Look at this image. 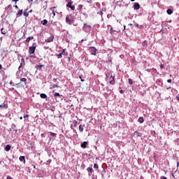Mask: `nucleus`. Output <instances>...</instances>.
Wrapping results in <instances>:
<instances>
[{"label": "nucleus", "instance_id": "15", "mask_svg": "<svg viewBox=\"0 0 179 179\" xmlns=\"http://www.w3.org/2000/svg\"><path fill=\"white\" fill-rule=\"evenodd\" d=\"M23 15L25 16V17H28L29 12H27V10H24Z\"/></svg>", "mask_w": 179, "mask_h": 179}, {"label": "nucleus", "instance_id": "58", "mask_svg": "<svg viewBox=\"0 0 179 179\" xmlns=\"http://www.w3.org/2000/svg\"><path fill=\"white\" fill-rule=\"evenodd\" d=\"M56 8H57V7H55H55H53V9H56Z\"/></svg>", "mask_w": 179, "mask_h": 179}, {"label": "nucleus", "instance_id": "57", "mask_svg": "<svg viewBox=\"0 0 179 179\" xmlns=\"http://www.w3.org/2000/svg\"><path fill=\"white\" fill-rule=\"evenodd\" d=\"M32 166H33L34 169H36V166H34V165H32Z\"/></svg>", "mask_w": 179, "mask_h": 179}, {"label": "nucleus", "instance_id": "26", "mask_svg": "<svg viewBox=\"0 0 179 179\" xmlns=\"http://www.w3.org/2000/svg\"><path fill=\"white\" fill-rule=\"evenodd\" d=\"M22 13H23V10H20L18 12H17V16H19V15H22Z\"/></svg>", "mask_w": 179, "mask_h": 179}, {"label": "nucleus", "instance_id": "55", "mask_svg": "<svg viewBox=\"0 0 179 179\" xmlns=\"http://www.w3.org/2000/svg\"><path fill=\"white\" fill-rule=\"evenodd\" d=\"M55 12H56V13H59V11H57V10H55Z\"/></svg>", "mask_w": 179, "mask_h": 179}, {"label": "nucleus", "instance_id": "49", "mask_svg": "<svg viewBox=\"0 0 179 179\" xmlns=\"http://www.w3.org/2000/svg\"><path fill=\"white\" fill-rule=\"evenodd\" d=\"M31 12H33V10H30L28 13H31Z\"/></svg>", "mask_w": 179, "mask_h": 179}, {"label": "nucleus", "instance_id": "6", "mask_svg": "<svg viewBox=\"0 0 179 179\" xmlns=\"http://www.w3.org/2000/svg\"><path fill=\"white\" fill-rule=\"evenodd\" d=\"M52 41H54V35L50 36L45 40L46 43H52Z\"/></svg>", "mask_w": 179, "mask_h": 179}, {"label": "nucleus", "instance_id": "28", "mask_svg": "<svg viewBox=\"0 0 179 179\" xmlns=\"http://www.w3.org/2000/svg\"><path fill=\"white\" fill-rule=\"evenodd\" d=\"M128 82H129V85H133V83H134V81H133L132 79H131V78H129V79H128Z\"/></svg>", "mask_w": 179, "mask_h": 179}, {"label": "nucleus", "instance_id": "3", "mask_svg": "<svg viewBox=\"0 0 179 179\" xmlns=\"http://www.w3.org/2000/svg\"><path fill=\"white\" fill-rule=\"evenodd\" d=\"M83 29L85 30V31H90L92 29V26L87 24H84Z\"/></svg>", "mask_w": 179, "mask_h": 179}, {"label": "nucleus", "instance_id": "1", "mask_svg": "<svg viewBox=\"0 0 179 179\" xmlns=\"http://www.w3.org/2000/svg\"><path fill=\"white\" fill-rule=\"evenodd\" d=\"M36 47L37 45H36V43H33L32 46L29 47V54H34V52H36Z\"/></svg>", "mask_w": 179, "mask_h": 179}, {"label": "nucleus", "instance_id": "32", "mask_svg": "<svg viewBox=\"0 0 179 179\" xmlns=\"http://www.w3.org/2000/svg\"><path fill=\"white\" fill-rule=\"evenodd\" d=\"M55 87H58V85L57 84H54L52 87V89H55Z\"/></svg>", "mask_w": 179, "mask_h": 179}, {"label": "nucleus", "instance_id": "54", "mask_svg": "<svg viewBox=\"0 0 179 179\" xmlns=\"http://www.w3.org/2000/svg\"><path fill=\"white\" fill-rule=\"evenodd\" d=\"M20 120H23V117L21 116V117H20Z\"/></svg>", "mask_w": 179, "mask_h": 179}, {"label": "nucleus", "instance_id": "27", "mask_svg": "<svg viewBox=\"0 0 179 179\" xmlns=\"http://www.w3.org/2000/svg\"><path fill=\"white\" fill-rule=\"evenodd\" d=\"M56 57H57L58 59L62 58V53L56 54Z\"/></svg>", "mask_w": 179, "mask_h": 179}, {"label": "nucleus", "instance_id": "35", "mask_svg": "<svg viewBox=\"0 0 179 179\" xmlns=\"http://www.w3.org/2000/svg\"><path fill=\"white\" fill-rule=\"evenodd\" d=\"M7 8H8V9H12V5H10V4L8 5Z\"/></svg>", "mask_w": 179, "mask_h": 179}, {"label": "nucleus", "instance_id": "2", "mask_svg": "<svg viewBox=\"0 0 179 179\" xmlns=\"http://www.w3.org/2000/svg\"><path fill=\"white\" fill-rule=\"evenodd\" d=\"M89 51L91 52L92 55H96V54H97V49L94 47H90Z\"/></svg>", "mask_w": 179, "mask_h": 179}, {"label": "nucleus", "instance_id": "8", "mask_svg": "<svg viewBox=\"0 0 179 179\" xmlns=\"http://www.w3.org/2000/svg\"><path fill=\"white\" fill-rule=\"evenodd\" d=\"M134 8L136 10H138V9H141V5H139L138 3H135V4L134 5Z\"/></svg>", "mask_w": 179, "mask_h": 179}, {"label": "nucleus", "instance_id": "43", "mask_svg": "<svg viewBox=\"0 0 179 179\" xmlns=\"http://www.w3.org/2000/svg\"><path fill=\"white\" fill-rule=\"evenodd\" d=\"M80 79L81 82H85V80L82 79L81 76H80Z\"/></svg>", "mask_w": 179, "mask_h": 179}, {"label": "nucleus", "instance_id": "20", "mask_svg": "<svg viewBox=\"0 0 179 179\" xmlns=\"http://www.w3.org/2000/svg\"><path fill=\"white\" fill-rule=\"evenodd\" d=\"M79 131L80 132H83V125L82 124L79 125Z\"/></svg>", "mask_w": 179, "mask_h": 179}, {"label": "nucleus", "instance_id": "13", "mask_svg": "<svg viewBox=\"0 0 179 179\" xmlns=\"http://www.w3.org/2000/svg\"><path fill=\"white\" fill-rule=\"evenodd\" d=\"M44 64L37 65L36 66V69H38L39 71H41V68H44Z\"/></svg>", "mask_w": 179, "mask_h": 179}, {"label": "nucleus", "instance_id": "11", "mask_svg": "<svg viewBox=\"0 0 179 179\" xmlns=\"http://www.w3.org/2000/svg\"><path fill=\"white\" fill-rule=\"evenodd\" d=\"M20 161L22 162V163H26V159L24 158V156H21L19 158Z\"/></svg>", "mask_w": 179, "mask_h": 179}, {"label": "nucleus", "instance_id": "7", "mask_svg": "<svg viewBox=\"0 0 179 179\" xmlns=\"http://www.w3.org/2000/svg\"><path fill=\"white\" fill-rule=\"evenodd\" d=\"M66 23H68L70 25L72 24V20H71V17H69V15L66 17Z\"/></svg>", "mask_w": 179, "mask_h": 179}, {"label": "nucleus", "instance_id": "25", "mask_svg": "<svg viewBox=\"0 0 179 179\" xmlns=\"http://www.w3.org/2000/svg\"><path fill=\"white\" fill-rule=\"evenodd\" d=\"M116 31L115 30H114V29H113V27L110 28V34L113 36V34H114V32Z\"/></svg>", "mask_w": 179, "mask_h": 179}, {"label": "nucleus", "instance_id": "17", "mask_svg": "<svg viewBox=\"0 0 179 179\" xmlns=\"http://www.w3.org/2000/svg\"><path fill=\"white\" fill-rule=\"evenodd\" d=\"M5 150H6V152H9V150H10V145H7L5 148Z\"/></svg>", "mask_w": 179, "mask_h": 179}, {"label": "nucleus", "instance_id": "37", "mask_svg": "<svg viewBox=\"0 0 179 179\" xmlns=\"http://www.w3.org/2000/svg\"><path fill=\"white\" fill-rule=\"evenodd\" d=\"M168 83H171V79L167 80Z\"/></svg>", "mask_w": 179, "mask_h": 179}, {"label": "nucleus", "instance_id": "60", "mask_svg": "<svg viewBox=\"0 0 179 179\" xmlns=\"http://www.w3.org/2000/svg\"><path fill=\"white\" fill-rule=\"evenodd\" d=\"M138 133V131H135V134Z\"/></svg>", "mask_w": 179, "mask_h": 179}, {"label": "nucleus", "instance_id": "56", "mask_svg": "<svg viewBox=\"0 0 179 179\" xmlns=\"http://www.w3.org/2000/svg\"><path fill=\"white\" fill-rule=\"evenodd\" d=\"M131 2H135V0H131Z\"/></svg>", "mask_w": 179, "mask_h": 179}, {"label": "nucleus", "instance_id": "51", "mask_svg": "<svg viewBox=\"0 0 179 179\" xmlns=\"http://www.w3.org/2000/svg\"><path fill=\"white\" fill-rule=\"evenodd\" d=\"M20 68H22V64H21L20 66H19L18 69H20Z\"/></svg>", "mask_w": 179, "mask_h": 179}, {"label": "nucleus", "instance_id": "46", "mask_svg": "<svg viewBox=\"0 0 179 179\" xmlns=\"http://www.w3.org/2000/svg\"><path fill=\"white\" fill-rule=\"evenodd\" d=\"M10 85H13V81L10 80Z\"/></svg>", "mask_w": 179, "mask_h": 179}, {"label": "nucleus", "instance_id": "41", "mask_svg": "<svg viewBox=\"0 0 179 179\" xmlns=\"http://www.w3.org/2000/svg\"><path fill=\"white\" fill-rule=\"evenodd\" d=\"M14 8H15V9H19V6H17V5L14 6Z\"/></svg>", "mask_w": 179, "mask_h": 179}, {"label": "nucleus", "instance_id": "24", "mask_svg": "<svg viewBox=\"0 0 179 179\" xmlns=\"http://www.w3.org/2000/svg\"><path fill=\"white\" fill-rule=\"evenodd\" d=\"M0 108H8L6 104H1L0 105Z\"/></svg>", "mask_w": 179, "mask_h": 179}, {"label": "nucleus", "instance_id": "34", "mask_svg": "<svg viewBox=\"0 0 179 179\" xmlns=\"http://www.w3.org/2000/svg\"><path fill=\"white\" fill-rule=\"evenodd\" d=\"M178 167H179V162H177V169L175 171V173H177V171H178Z\"/></svg>", "mask_w": 179, "mask_h": 179}, {"label": "nucleus", "instance_id": "50", "mask_svg": "<svg viewBox=\"0 0 179 179\" xmlns=\"http://www.w3.org/2000/svg\"><path fill=\"white\" fill-rule=\"evenodd\" d=\"M1 69H2V65L0 64V70H1Z\"/></svg>", "mask_w": 179, "mask_h": 179}, {"label": "nucleus", "instance_id": "30", "mask_svg": "<svg viewBox=\"0 0 179 179\" xmlns=\"http://www.w3.org/2000/svg\"><path fill=\"white\" fill-rule=\"evenodd\" d=\"M59 93H58V92H55V94H54V96L55 97H59Z\"/></svg>", "mask_w": 179, "mask_h": 179}, {"label": "nucleus", "instance_id": "45", "mask_svg": "<svg viewBox=\"0 0 179 179\" xmlns=\"http://www.w3.org/2000/svg\"><path fill=\"white\" fill-rule=\"evenodd\" d=\"M7 179H13V178H12V177L10 176H7Z\"/></svg>", "mask_w": 179, "mask_h": 179}, {"label": "nucleus", "instance_id": "62", "mask_svg": "<svg viewBox=\"0 0 179 179\" xmlns=\"http://www.w3.org/2000/svg\"><path fill=\"white\" fill-rule=\"evenodd\" d=\"M31 1H33V0H31Z\"/></svg>", "mask_w": 179, "mask_h": 179}, {"label": "nucleus", "instance_id": "5", "mask_svg": "<svg viewBox=\"0 0 179 179\" xmlns=\"http://www.w3.org/2000/svg\"><path fill=\"white\" fill-rule=\"evenodd\" d=\"M66 8H70L71 10H75V6H72V2L69 1L66 4Z\"/></svg>", "mask_w": 179, "mask_h": 179}, {"label": "nucleus", "instance_id": "4", "mask_svg": "<svg viewBox=\"0 0 179 179\" xmlns=\"http://www.w3.org/2000/svg\"><path fill=\"white\" fill-rule=\"evenodd\" d=\"M22 82L24 83V86H26V85H27V79L24 78H20V83L16 84V85L17 86V85H20V83H22Z\"/></svg>", "mask_w": 179, "mask_h": 179}, {"label": "nucleus", "instance_id": "64", "mask_svg": "<svg viewBox=\"0 0 179 179\" xmlns=\"http://www.w3.org/2000/svg\"><path fill=\"white\" fill-rule=\"evenodd\" d=\"M17 1H19V0H17Z\"/></svg>", "mask_w": 179, "mask_h": 179}, {"label": "nucleus", "instance_id": "12", "mask_svg": "<svg viewBox=\"0 0 179 179\" xmlns=\"http://www.w3.org/2000/svg\"><path fill=\"white\" fill-rule=\"evenodd\" d=\"M87 145V142L84 141L83 143H81V148H83V149H86Z\"/></svg>", "mask_w": 179, "mask_h": 179}, {"label": "nucleus", "instance_id": "39", "mask_svg": "<svg viewBox=\"0 0 179 179\" xmlns=\"http://www.w3.org/2000/svg\"><path fill=\"white\" fill-rule=\"evenodd\" d=\"M24 118H29V115H24Z\"/></svg>", "mask_w": 179, "mask_h": 179}, {"label": "nucleus", "instance_id": "19", "mask_svg": "<svg viewBox=\"0 0 179 179\" xmlns=\"http://www.w3.org/2000/svg\"><path fill=\"white\" fill-rule=\"evenodd\" d=\"M33 36L31 37H28L27 39H26V42L27 43H29L31 41V40H33Z\"/></svg>", "mask_w": 179, "mask_h": 179}, {"label": "nucleus", "instance_id": "48", "mask_svg": "<svg viewBox=\"0 0 179 179\" xmlns=\"http://www.w3.org/2000/svg\"><path fill=\"white\" fill-rule=\"evenodd\" d=\"M173 178H176V176H174V173H172Z\"/></svg>", "mask_w": 179, "mask_h": 179}, {"label": "nucleus", "instance_id": "16", "mask_svg": "<svg viewBox=\"0 0 179 179\" xmlns=\"http://www.w3.org/2000/svg\"><path fill=\"white\" fill-rule=\"evenodd\" d=\"M138 122H140V124H143V122L145 121L143 120V118L142 117H140L138 120Z\"/></svg>", "mask_w": 179, "mask_h": 179}, {"label": "nucleus", "instance_id": "59", "mask_svg": "<svg viewBox=\"0 0 179 179\" xmlns=\"http://www.w3.org/2000/svg\"><path fill=\"white\" fill-rule=\"evenodd\" d=\"M0 164H2V162L0 161Z\"/></svg>", "mask_w": 179, "mask_h": 179}, {"label": "nucleus", "instance_id": "38", "mask_svg": "<svg viewBox=\"0 0 179 179\" xmlns=\"http://www.w3.org/2000/svg\"><path fill=\"white\" fill-rule=\"evenodd\" d=\"M120 92L121 93V94H124V90H121Z\"/></svg>", "mask_w": 179, "mask_h": 179}, {"label": "nucleus", "instance_id": "40", "mask_svg": "<svg viewBox=\"0 0 179 179\" xmlns=\"http://www.w3.org/2000/svg\"><path fill=\"white\" fill-rule=\"evenodd\" d=\"M161 179H167V178L166 176H162Z\"/></svg>", "mask_w": 179, "mask_h": 179}, {"label": "nucleus", "instance_id": "21", "mask_svg": "<svg viewBox=\"0 0 179 179\" xmlns=\"http://www.w3.org/2000/svg\"><path fill=\"white\" fill-rule=\"evenodd\" d=\"M41 99H47V94H41Z\"/></svg>", "mask_w": 179, "mask_h": 179}, {"label": "nucleus", "instance_id": "10", "mask_svg": "<svg viewBox=\"0 0 179 179\" xmlns=\"http://www.w3.org/2000/svg\"><path fill=\"white\" fill-rule=\"evenodd\" d=\"M61 53H62V55H64V57L68 56V52H66V49H64L62 50V52H61Z\"/></svg>", "mask_w": 179, "mask_h": 179}, {"label": "nucleus", "instance_id": "29", "mask_svg": "<svg viewBox=\"0 0 179 179\" xmlns=\"http://www.w3.org/2000/svg\"><path fill=\"white\" fill-rule=\"evenodd\" d=\"M1 34H6V31H4L3 30V28H2L1 29Z\"/></svg>", "mask_w": 179, "mask_h": 179}, {"label": "nucleus", "instance_id": "23", "mask_svg": "<svg viewBox=\"0 0 179 179\" xmlns=\"http://www.w3.org/2000/svg\"><path fill=\"white\" fill-rule=\"evenodd\" d=\"M143 47H148V41H144L143 42Z\"/></svg>", "mask_w": 179, "mask_h": 179}, {"label": "nucleus", "instance_id": "33", "mask_svg": "<svg viewBox=\"0 0 179 179\" xmlns=\"http://www.w3.org/2000/svg\"><path fill=\"white\" fill-rule=\"evenodd\" d=\"M94 169H99V165L97 164H94Z\"/></svg>", "mask_w": 179, "mask_h": 179}, {"label": "nucleus", "instance_id": "14", "mask_svg": "<svg viewBox=\"0 0 179 179\" xmlns=\"http://www.w3.org/2000/svg\"><path fill=\"white\" fill-rule=\"evenodd\" d=\"M41 24H43V26H45L47 23H48V21L47 20H43L41 22Z\"/></svg>", "mask_w": 179, "mask_h": 179}, {"label": "nucleus", "instance_id": "18", "mask_svg": "<svg viewBox=\"0 0 179 179\" xmlns=\"http://www.w3.org/2000/svg\"><path fill=\"white\" fill-rule=\"evenodd\" d=\"M87 171L92 174L93 173V168L88 167Z\"/></svg>", "mask_w": 179, "mask_h": 179}, {"label": "nucleus", "instance_id": "31", "mask_svg": "<svg viewBox=\"0 0 179 179\" xmlns=\"http://www.w3.org/2000/svg\"><path fill=\"white\" fill-rule=\"evenodd\" d=\"M50 136H57V134L50 132Z\"/></svg>", "mask_w": 179, "mask_h": 179}, {"label": "nucleus", "instance_id": "44", "mask_svg": "<svg viewBox=\"0 0 179 179\" xmlns=\"http://www.w3.org/2000/svg\"><path fill=\"white\" fill-rule=\"evenodd\" d=\"M50 163H51V161L48 160L47 161L46 164H50Z\"/></svg>", "mask_w": 179, "mask_h": 179}, {"label": "nucleus", "instance_id": "42", "mask_svg": "<svg viewBox=\"0 0 179 179\" xmlns=\"http://www.w3.org/2000/svg\"><path fill=\"white\" fill-rule=\"evenodd\" d=\"M52 15H53L52 17H54L55 16V11H52Z\"/></svg>", "mask_w": 179, "mask_h": 179}, {"label": "nucleus", "instance_id": "61", "mask_svg": "<svg viewBox=\"0 0 179 179\" xmlns=\"http://www.w3.org/2000/svg\"><path fill=\"white\" fill-rule=\"evenodd\" d=\"M33 57V55L31 56V58Z\"/></svg>", "mask_w": 179, "mask_h": 179}, {"label": "nucleus", "instance_id": "9", "mask_svg": "<svg viewBox=\"0 0 179 179\" xmlns=\"http://www.w3.org/2000/svg\"><path fill=\"white\" fill-rule=\"evenodd\" d=\"M112 80L110 81V85H115V78L113 75L110 76Z\"/></svg>", "mask_w": 179, "mask_h": 179}, {"label": "nucleus", "instance_id": "36", "mask_svg": "<svg viewBox=\"0 0 179 179\" xmlns=\"http://www.w3.org/2000/svg\"><path fill=\"white\" fill-rule=\"evenodd\" d=\"M160 68H161V69H163V68H164V65L161 64V65H160Z\"/></svg>", "mask_w": 179, "mask_h": 179}, {"label": "nucleus", "instance_id": "22", "mask_svg": "<svg viewBox=\"0 0 179 179\" xmlns=\"http://www.w3.org/2000/svg\"><path fill=\"white\" fill-rule=\"evenodd\" d=\"M166 13H168V15H171L173 13V10L169 8L166 10Z\"/></svg>", "mask_w": 179, "mask_h": 179}, {"label": "nucleus", "instance_id": "63", "mask_svg": "<svg viewBox=\"0 0 179 179\" xmlns=\"http://www.w3.org/2000/svg\"><path fill=\"white\" fill-rule=\"evenodd\" d=\"M178 1L179 2V0H178Z\"/></svg>", "mask_w": 179, "mask_h": 179}, {"label": "nucleus", "instance_id": "47", "mask_svg": "<svg viewBox=\"0 0 179 179\" xmlns=\"http://www.w3.org/2000/svg\"><path fill=\"white\" fill-rule=\"evenodd\" d=\"M176 100H178V101H179V96H176Z\"/></svg>", "mask_w": 179, "mask_h": 179}, {"label": "nucleus", "instance_id": "52", "mask_svg": "<svg viewBox=\"0 0 179 179\" xmlns=\"http://www.w3.org/2000/svg\"><path fill=\"white\" fill-rule=\"evenodd\" d=\"M45 134H41V136H42V137H44V136H45Z\"/></svg>", "mask_w": 179, "mask_h": 179}, {"label": "nucleus", "instance_id": "53", "mask_svg": "<svg viewBox=\"0 0 179 179\" xmlns=\"http://www.w3.org/2000/svg\"><path fill=\"white\" fill-rule=\"evenodd\" d=\"M13 2H17V0H13Z\"/></svg>", "mask_w": 179, "mask_h": 179}]
</instances>
